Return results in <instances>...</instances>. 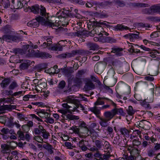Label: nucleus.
<instances>
[{
  "label": "nucleus",
  "mask_w": 160,
  "mask_h": 160,
  "mask_svg": "<svg viewBox=\"0 0 160 160\" xmlns=\"http://www.w3.org/2000/svg\"><path fill=\"white\" fill-rule=\"evenodd\" d=\"M40 15L42 17L40 16L36 18V20H33L27 23V25L30 27L33 28L37 27L39 25V22H43L45 23L46 25L50 27H55L56 25L54 23L50 22L47 21L48 15L46 12V9L44 7L41 6V12Z\"/></svg>",
  "instance_id": "nucleus-1"
},
{
  "label": "nucleus",
  "mask_w": 160,
  "mask_h": 160,
  "mask_svg": "<svg viewBox=\"0 0 160 160\" xmlns=\"http://www.w3.org/2000/svg\"><path fill=\"white\" fill-rule=\"evenodd\" d=\"M59 112L62 113V117L65 119L67 120L68 119L70 120H78L79 119V118L78 116L68 114L66 115L67 113V111L63 109H60L58 110Z\"/></svg>",
  "instance_id": "nucleus-2"
},
{
  "label": "nucleus",
  "mask_w": 160,
  "mask_h": 160,
  "mask_svg": "<svg viewBox=\"0 0 160 160\" xmlns=\"http://www.w3.org/2000/svg\"><path fill=\"white\" fill-rule=\"evenodd\" d=\"M153 100V97L149 98H148L147 99H145L143 100H141L140 103L141 105L145 108L149 109L150 108L149 103L152 102Z\"/></svg>",
  "instance_id": "nucleus-3"
},
{
  "label": "nucleus",
  "mask_w": 160,
  "mask_h": 160,
  "mask_svg": "<svg viewBox=\"0 0 160 160\" xmlns=\"http://www.w3.org/2000/svg\"><path fill=\"white\" fill-rule=\"evenodd\" d=\"M123 142L124 140L121 139L120 136L117 134L115 137H114L113 141V143L114 144H117L120 146H123L125 145V143H123Z\"/></svg>",
  "instance_id": "nucleus-4"
},
{
  "label": "nucleus",
  "mask_w": 160,
  "mask_h": 160,
  "mask_svg": "<svg viewBox=\"0 0 160 160\" xmlns=\"http://www.w3.org/2000/svg\"><path fill=\"white\" fill-rule=\"evenodd\" d=\"M116 113L113 109L111 111L105 112L104 113L105 118L110 121L116 115Z\"/></svg>",
  "instance_id": "nucleus-5"
},
{
  "label": "nucleus",
  "mask_w": 160,
  "mask_h": 160,
  "mask_svg": "<svg viewBox=\"0 0 160 160\" xmlns=\"http://www.w3.org/2000/svg\"><path fill=\"white\" fill-rule=\"evenodd\" d=\"M3 40L8 42H10L11 41L15 42L18 39L17 36L11 35H4L2 37Z\"/></svg>",
  "instance_id": "nucleus-6"
},
{
  "label": "nucleus",
  "mask_w": 160,
  "mask_h": 160,
  "mask_svg": "<svg viewBox=\"0 0 160 160\" xmlns=\"http://www.w3.org/2000/svg\"><path fill=\"white\" fill-rule=\"evenodd\" d=\"M95 88V86L93 83L90 80H89L87 81L84 86L83 89L84 91H88L94 89Z\"/></svg>",
  "instance_id": "nucleus-7"
},
{
  "label": "nucleus",
  "mask_w": 160,
  "mask_h": 160,
  "mask_svg": "<svg viewBox=\"0 0 160 160\" xmlns=\"http://www.w3.org/2000/svg\"><path fill=\"white\" fill-rule=\"evenodd\" d=\"M63 42V41H60L58 43L53 45L50 47L51 49L53 51H62L63 45H61V44Z\"/></svg>",
  "instance_id": "nucleus-8"
},
{
  "label": "nucleus",
  "mask_w": 160,
  "mask_h": 160,
  "mask_svg": "<svg viewBox=\"0 0 160 160\" xmlns=\"http://www.w3.org/2000/svg\"><path fill=\"white\" fill-rule=\"evenodd\" d=\"M1 152L3 153L10 154L11 151L9 146L5 144H2L1 145Z\"/></svg>",
  "instance_id": "nucleus-9"
},
{
  "label": "nucleus",
  "mask_w": 160,
  "mask_h": 160,
  "mask_svg": "<svg viewBox=\"0 0 160 160\" xmlns=\"http://www.w3.org/2000/svg\"><path fill=\"white\" fill-rule=\"evenodd\" d=\"M66 100L69 102L73 103L75 105L78 104L80 102L78 99H75L73 96H69L66 98Z\"/></svg>",
  "instance_id": "nucleus-10"
},
{
  "label": "nucleus",
  "mask_w": 160,
  "mask_h": 160,
  "mask_svg": "<svg viewBox=\"0 0 160 160\" xmlns=\"http://www.w3.org/2000/svg\"><path fill=\"white\" fill-rule=\"evenodd\" d=\"M42 5L41 6V7ZM28 8L31 10V11L35 14H37L39 13V10H41V8H40L39 6L38 5H34L31 7L28 6ZM41 12H40V13Z\"/></svg>",
  "instance_id": "nucleus-11"
},
{
  "label": "nucleus",
  "mask_w": 160,
  "mask_h": 160,
  "mask_svg": "<svg viewBox=\"0 0 160 160\" xmlns=\"http://www.w3.org/2000/svg\"><path fill=\"white\" fill-rule=\"evenodd\" d=\"M56 15L59 18L68 17L69 16V12L68 10H60L57 12Z\"/></svg>",
  "instance_id": "nucleus-12"
},
{
  "label": "nucleus",
  "mask_w": 160,
  "mask_h": 160,
  "mask_svg": "<svg viewBox=\"0 0 160 160\" xmlns=\"http://www.w3.org/2000/svg\"><path fill=\"white\" fill-rule=\"evenodd\" d=\"M23 62L20 65V67L22 69L24 70L28 68L29 65H30L31 61L28 60H22Z\"/></svg>",
  "instance_id": "nucleus-13"
},
{
  "label": "nucleus",
  "mask_w": 160,
  "mask_h": 160,
  "mask_svg": "<svg viewBox=\"0 0 160 160\" xmlns=\"http://www.w3.org/2000/svg\"><path fill=\"white\" fill-rule=\"evenodd\" d=\"M37 57L40 58L42 59H46L48 58H51L52 56L48 53L45 52H38L37 54Z\"/></svg>",
  "instance_id": "nucleus-14"
},
{
  "label": "nucleus",
  "mask_w": 160,
  "mask_h": 160,
  "mask_svg": "<svg viewBox=\"0 0 160 160\" xmlns=\"http://www.w3.org/2000/svg\"><path fill=\"white\" fill-rule=\"evenodd\" d=\"M44 129L43 127L41 125H39L38 128H35L33 130V133L37 136H39L42 132Z\"/></svg>",
  "instance_id": "nucleus-15"
},
{
  "label": "nucleus",
  "mask_w": 160,
  "mask_h": 160,
  "mask_svg": "<svg viewBox=\"0 0 160 160\" xmlns=\"http://www.w3.org/2000/svg\"><path fill=\"white\" fill-rule=\"evenodd\" d=\"M37 114L41 118H46L50 117V115L47 112L42 110L38 112Z\"/></svg>",
  "instance_id": "nucleus-16"
},
{
  "label": "nucleus",
  "mask_w": 160,
  "mask_h": 160,
  "mask_svg": "<svg viewBox=\"0 0 160 160\" xmlns=\"http://www.w3.org/2000/svg\"><path fill=\"white\" fill-rule=\"evenodd\" d=\"M114 30L115 31H122L124 30H129V28L128 27L123 25L122 24H117L116 26L114 27Z\"/></svg>",
  "instance_id": "nucleus-17"
},
{
  "label": "nucleus",
  "mask_w": 160,
  "mask_h": 160,
  "mask_svg": "<svg viewBox=\"0 0 160 160\" xmlns=\"http://www.w3.org/2000/svg\"><path fill=\"white\" fill-rule=\"evenodd\" d=\"M11 82V80L9 78H5L3 79L1 83V86L2 88L7 87Z\"/></svg>",
  "instance_id": "nucleus-18"
},
{
  "label": "nucleus",
  "mask_w": 160,
  "mask_h": 160,
  "mask_svg": "<svg viewBox=\"0 0 160 160\" xmlns=\"http://www.w3.org/2000/svg\"><path fill=\"white\" fill-rule=\"evenodd\" d=\"M78 145L83 151H85L88 149V148L85 145L84 141L83 140H82L79 141Z\"/></svg>",
  "instance_id": "nucleus-19"
},
{
  "label": "nucleus",
  "mask_w": 160,
  "mask_h": 160,
  "mask_svg": "<svg viewBox=\"0 0 160 160\" xmlns=\"http://www.w3.org/2000/svg\"><path fill=\"white\" fill-rule=\"evenodd\" d=\"M133 5L134 7L138 8H145L148 7L150 6L149 3H133Z\"/></svg>",
  "instance_id": "nucleus-20"
},
{
  "label": "nucleus",
  "mask_w": 160,
  "mask_h": 160,
  "mask_svg": "<svg viewBox=\"0 0 160 160\" xmlns=\"http://www.w3.org/2000/svg\"><path fill=\"white\" fill-rule=\"evenodd\" d=\"M120 132L121 134L123 135L124 136L126 137H129V134L130 132V131L128 130L125 128H121L120 129Z\"/></svg>",
  "instance_id": "nucleus-21"
},
{
  "label": "nucleus",
  "mask_w": 160,
  "mask_h": 160,
  "mask_svg": "<svg viewBox=\"0 0 160 160\" xmlns=\"http://www.w3.org/2000/svg\"><path fill=\"white\" fill-rule=\"evenodd\" d=\"M103 67V64L102 63L100 62L97 63L95 66L94 70L95 72H98L101 71Z\"/></svg>",
  "instance_id": "nucleus-22"
},
{
  "label": "nucleus",
  "mask_w": 160,
  "mask_h": 160,
  "mask_svg": "<svg viewBox=\"0 0 160 160\" xmlns=\"http://www.w3.org/2000/svg\"><path fill=\"white\" fill-rule=\"evenodd\" d=\"M122 50V48H113L111 52L115 53V54L117 56H120L122 55L121 51Z\"/></svg>",
  "instance_id": "nucleus-23"
},
{
  "label": "nucleus",
  "mask_w": 160,
  "mask_h": 160,
  "mask_svg": "<svg viewBox=\"0 0 160 160\" xmlns=\"http://www.w3.org/2000/svg\"><path fill=\"white\" fill-rule=\"evenodd\" d=\"M99 124L102 127H106L108 125V122L109 121L106 118H100Z\"/></svg>",
  "instance_id": "nucleus-24"
},
{
  "label": "nucleus",
  "mask_w": 160,
  "mask_h": 160,
  "mask_svg": "<svg viewBox=\"0 0 160 160\" xmlns=\"http://www.w3.org/2000/svg\"><path fill=\"white\" fill-rule=\"evenodd\" d=\"M89 110L96 115H98L100 113V108L97 107V106L94 105L93 107L89 108Z\"/></svg>",
  "instance_id": "nucleus-25"
},
{
  "label": "nucleus",
  "mask_w": 160,
  "mask_h": 160,
  "mask_svg": "<svg viewBox=\"0 0 160 160\" xmlns=\"http://www.w3.org/2000/svg\"><path fill=\"white\" fill-rule=\"evenodd\" d=\"M38 52H35V51L33 49H28L27 51L26 52V54L28 57H37V54Z\"/></svg>",
  "instance_id": "nucleus-26"
},
{
  "label": "nucleus",
  "mask_w": 160,
  "mask_h": 160,
  "mask_svg": "<svg viewBox=\"0 0 160 160\" xmlns=\"http://www.w3.org/2000/svg\"><path fill=\"white\" fill-rule=\"evenodd\" d=\"M102 40L103 42L112 43L116 42V40L109 37H103Z\"/></svg>",
  "instance_id": "nucleus-27"
},
{
  "label": "nucleus",
  "mask_w": 160,
  "mask_h": 160,
  "mask_svg": "<svg viewBox=\"0 0 160 160\" xmlns=\"http://www.w3.org/2000/svg\"><path fill=\"white\" fill-rule=\"evenodd\" d=\"M113 109L114 110V112H116V114H119L123 116H124L126 115V113L124 112L123 109L121 108H114Z\"/></svg>",
  "instance_id": "nucleus-28"
},
{
  "label": "nucleus",
  "mask_w": 160,
  "mask_h": 160,
  "mask_svg": "<svg viewBox=\"0 0 160 160\" xmlns=\"http://www.w3.org/2000/svg\"><path fill=\"white\" fill-rule=\"evenodd\" d=\"M28 42L29 44L23 46V47L24 49H28L29 47L32 49H37L38 48V46L37 45H34L30 41H29Z\"/></svg>",
  "instance_id": "nucleus-29"
},
{
  "label": "nucleus",
  "mask_w": 160,
  "mask_h": 160,
  "mask_svg": "<svg viewBox=\"0 0 160 160\" xmlns=\"http://www.w3.org/2000/svg\"><path fill=\"white\" fill-rule=\"evenodd\" d=\"M93 142H94L96 147L98 148H101L104 145V141L102 140H97L95 141H93Z\"/></svg>",
  "instance_id": "nucleus-30"
},
{
  "label": "nucleus",
  "mask_w": 160,
  "mask_h": 160,
  "mask_svg": "<svg viewBox=\"0 0 160 160\" xmlns=\"http://www.w3.org/2000/svg\"><path fill=\"white\" fill-rule=\"evenodd\" d=\"M88 46L90 50H95L99 48V46L95 43L89 42L88 44Z\"/></svg>",
  "instance_id": "nucleus-31"
},
{
  "label": "nucleus",
  "mask_w": 160,
  "mask_h": 160,
  "mask_svg": "<svg viewBox=\"0 0 160 160\" xmlns=\"http://www.w3.org/2000/svg\"><path fill=\"white\" fill-rule=\"evenodd\" d=\"M158 5H153L150 7L151 14H153L155 13L158 12Z\"/></svg>",
  "instance_id": "nucleus-32"
},
{
  "label": "nucleus",
  "mask_w": 160,
  "mask_h": 160,
  "mask_svg": "<svg viewBox=\"0 0 160 160\" xmlns=\"http://www.w3.org/2000/svg\"><path fill=\"white\" fill-rule=\"evenodd\" d=\"M122 64V62L118 60H115L112 62V65L114 68H119L121 67Z\"/></svg>",
  "instance_id": "nucleus-33"
},
{
  "label": "nucleus",
  "mask_w": 160,
  "mask_h": 160,
  "mask_svg": "<svg viewBox=\"0 0 160 160\" xmlns=\"http://www.w3.org/2000/svg\"><path fill=\"white\" fill-rule=\"evenodd\" d=\"M73 82L75 84V85L78 87L80 86L82 83V79L76 78L73 80Z\"/></svg>",
  "instance_id": "nucleus-34"
},
{
  "label": "nucleus",
  "mask_w": 160,
  "mask_h": 160,
  "mask_svg": "<svg viewBox=\"0 0 160 160\" xmlns=\"http://www.w3.org/2000/svg\"><path fill=\"white\" fill-rule=\"evenodd\" d=\"M139 38L138 34L130 33L129 40L131 42H134L135 40Z\"/></svg>",
  "instance_id": "nucleus-35"
},
{
  "label": "nucleus",
  "mask_w": 160,
  "mask_h": 160,
  "mask_svg": "<svg viewBox=\"0 0 160 160\" xmlns=\"http://www.w3.org/2000/svg\"><path fill=\"white\" fill-rule=\"evenodd\" d=\"M2 31L5 33H11L12 31H11L10 27L8 25H7L5 27L2 28Z\"/></svg>",
  "instance_id": "nucleus-36"
},
{
  "label": "nucleus",
  "mask_w": 160,
  "mask_h": 160,
  "mask_svg": "<svg viewBox=\"0 0 160 160\" xmlns=\"http://www.w3.org/2000/svg\"><path fill=\"white\" fill-rule=\"evenodd\" d=\"M1 4L5 8H7L10 5V2L9 0H2Z\"/></svg>",
  "instance_id": "nucleus-37"
},
{
  "label": "nucleus",
  "mask_w": 160,
  "mask_h": 160,
  "mask_svg": "<svg viewBox=\"0 0 160 160\" xmlns=\"http://www.w3.org/2000/svg\"><path fill=\"white\" fill-rule=\"evenodd\" d=\"M117 81V78L113 77L109 81L108 85L110 87H113L116 84Z\"/></svg>",
  "instance_id": "nucleus-38"
},
{
  "label": "nucleus",
  "mask_w": 160,
  "mask_h": 160,
  "mask_svg": "<svg viewBox=\"0 0 160 160\" xmlns=\"http://www.w3.org/2000/svg\"><path fill=\"white\" fill-rule=\"evenodd\" d=\"M114 2L115 5L118 6L120 7H123L125 5V3L123 1L114 0Z\"/></svg>",
  "instance_id": "nucleus-39"
},
{
  "label": "nucleus",
  "mask_w": 160,
  "mask_h": 160,
  "mask_svg": "<svg viewBox=\"0 0 160 160\" xmlns=\"http://www.w3.org/2000/svg\"><path fill=\"white\" fill-rule=\"evenodd\" d=\"M43 147L44 148L47 149L48 152L50 154L53 153V152L52 150V147L51 145L50 144H45L43 145Z\"/></svg>",
  "instance_id": "nucleus-40"
},
{
  "label": "nucleus",
  "mask_w": 160,
  "mask_h": 160,
  "mask_svg": "<svg viewBox=\"0 0 160 160\" xmlns=\"http://www.w3.org/2000/svg\"><path fill=\"white\" fill-rule=\"evenodd\" d=\"M102 98L99 97L97 99L96 101L94 103V105L98 106L104 104V102L102 100Z\"/></svg>",
  "instance_id": "nucleus-41"
},
{
  "label": "nucleus",
  "mask_w": 160,
  "mask_h": 160,
  "mask_svg": "<svg viewBox=\"0 0 160 160\" xmlns=\"http://www.w3.org/2000/svg\"><path fill=\"white\" fill-rule=\"evenodd\" d=\"M81 131V133L87 135V136H89L91 135V131H89V129L88 128H83Z\"/></svg>",
  "instance_id": "nucleus-42"
},
{
  "label": "nucleus",
  "mask_w": 160,
  "mask_h": 160,
  "mask_svg": "<svg viewBox=\"0 0 160 160\" xmlns=\"http://www.w3.org/2000/svg\"><path fill=\"white\" fill-rule=\"evenodd\" d=\"M104 145L105 148V151L106 152H110L111 151V148L110 147V145L109 143L107 141L104 142Z\"/></svg>",
  "instance_id": "nucleus-43"
},
{
  "label": "nucleus",
  "mask_w": 160,
  "mask_h": 160,
  "mask_svg": "<svg viewBox=\"0 0 160 160\" xmlns=\"http://www.w3.org/2000/svg\"><path fill=\"white\" fill-rule=\"evenodd\" d=\"M17 134L20 139L23 140H25V136L23 133L20 130L18 131Z\"/></svg>",
  "instance_id": "nucleus-44"
},
{
  "label": "nucleus",
  "mask_w": 160,
  "mask_h": 160,
  "mask_svg": "<svg viewBox=\"0 0 160 160\" xmlns=\"http://www.w3.org/2000/svg\"><path fill=\"white\" fill-rule=\"evenodd\" d=\"M23 6L22 4H21V2H20V0H18L17 3L16 4L13 5V8L15 9L21 8H22Z\"/></svg>",
  "instance_id": "nucleus-45"
},
{
  "label": "nucleus",
  "mask_w": 160,
  "mask_h": 160,
  "mask_svg": "<svg viewBox=\"0 0 160 160\" xmlns=\"http://www.w3.org/2000/svg\"><path fill=\"white\" fill-rule=\"evenodd\" d=\"M128 113L130 115H132L135 113V111L133 110L132 107L130 106L127 110Z\"/></svg>",
  "instance_id": "nucleus-46"
},
{
  "label": "nucleus",
  "mask_w": 160,
  "mask_h": 160,
  "mask_svg": "<svg viewBox=\"0 0 160 160\" xmlns=\"http://www.w3.org/2000/svg\"><path fill=\"white\" fill-rule=\"evenodd\" d=\"M5 124L8 127L13 128L14 126V123L11 120H8L7 122H5Z\"/></svg>",
  "instance_id": "nucleus-47"
},
{
  "label": "nucleus",
  "mask_w": 160,
  "mask_h": 160,
  "mask_svg": "<svg viewBox=\"0 0 160 160\" xmlns=\"http://www.w3.org/2000/svg\"><path fill=\"white\" fill-rule=\"evenodd\" d=\"M151 126V124L150 122L148 121L145 120L144 125V127H143L142 129L145 130L149 129L150 128Z\"/></svg>",
  "instance_id": "nucleus-48"
},
{
  "label": "nucleus",
  "mask_w": 160,
  "mask_h": 160,
  "mask_svg": "<svg viewBox=\"0 0 160 160\" xmlns=\"http://www.w3.org/2000/svg\"><path fill=\"white\" fill-rule=\"evenodd\" d=\"M42 134V136L43 138L45 139H48V136H49V133L47 132L45 129H44L43 130Z\"/></svg>",
  "instance_id": "nucleus-49"
},
{
  "label": "nucleus",
  "mask_w": 160,
  "mask_h": 160,
  "mask_svg": "<svg viewBox=\"0 0 160 160\" xmlns=\"http://www.w3.org/2000/svg\"><path fill=\"white\" fill-rule=\"evenodd\" d=\"M74 56L76 55H81L84 52L83 51L80 49H76L72 51Z\"/></svg>",
  "instance_id": "nucleus-50"
},
{
  "label": "nucleus",
  "mask_w": 160,
  "mask_h": 160,
  "mask_svg": "<svg viewBox=\"0 0 160 160\" xmlns=\"http://www.w3.org/2000/svg\"><path fill=\"white\" fill-rule=\"evenodd\" d=\"M88 125L84 122L83 121L81 122L80 123L79 128L81 130H82L83 128H88Z\"/></svg>",
  "instance_id": "nucleus-51"
},
{
  "label": "nucleus",
  "mask_w": 160,
  "mask_h": 160,
  "mask_svg": "<svg viewBox=\"0 0 160 160\" xmlns=\"http://www.w3.org/2000/svg\"><path fill=\"white\" fill-rule=\"evenodd\" d=\"M18 86L17 83L15 81L12 82L9 86L10 89H13Z\"/></svg>",
  "instance_id": "nucleus-52"
},
{
  "label": "nucleus",
  "mask_w": 160,
  "mask_h": 160,
  "mask_svg": "<svg viewBox=\"0 0 160 160\" xmlns=\"http://www.w3.org/2000/svg\"><path fill=\"white\" fill-rule=\"evenodd\" d=\"M155 151L153 148H152L148 151L147 152L148 155L149 157H152L155 155Z\"/></svg>",
  "instance_id": "nucleus-53"
},
{
  "label": "nucleus",
  "mask_w": 160,
  "mask_h": 160,
  "mask_svg": "<svg viewBox=\"0 0 160 160\" xmlns=\"http://www.w3.org/2000/svg\"><path fill=\"white\" fill-rule=\"evenodd\" d=\"M160 36V31H156L152 33L150 37L152 38L157 37Z\"/></svg>",
  "instance_id": "nucleus-54"
},
{
  "label": "nucleus",
  "mask_w": 160,
  "mask_h": 160,
  "mask_svg": "<svg viewBox=\"0 0 160 160\" xmlns=\"http://www.w3.org/2000/svg\"><path fill=\"white\" fill-rule=\"evenodd\" d=\"M65 82L64 81H62L59 82L58 85V88L61 89H63L65 87Z\"/></svg>",
  "instance_id": "nucleus-55"
},
{
  "label": "nucleus",
  "mask_w": 160,
  "mask_h": 160,
  "mask_svg": "<svg viewBox=\"0 0 160 160\" xmlns=\"http://www.w3.org/2000/svg\"><path fill=\"white\" fill-rule=\"evenodd\" d=\"M86 71V70L84 69L79 70L77 73L76 76L78 77H80L81 76L83 75L85 73Z\"/></svg>",
  "instance_id": "nucleus-56"
},
{
  "label": "nucleus",
  "mask_w": 160,
  "mask_h": 160,
  "mask_svg": "<svg viewBox=\"0 0 160 160\" xmlns=\"http://www.w3.org/2000/svg\"><path fill=\"white\" fill-rule=\"evenodd\" d=\"M33 139L39 143H42L43 142V139L40 136H35L34 137Z\"/></svg>",
  "instance_id": "nucleus-57"
},
{
  "label": "nucleus",
  "mask_w": 160,
  "mask_h": 160,
  "mask_svg": "<svg viewBox=\"0 0 160 160\" xmlns=\"http://www.w3.org/2000/svg\"><path fill=\"white\" fill-rule=\"evenodd\" d=\"M1 132L2 133H1L0 134L5 136V135H4V134H6L9 133V130L8 129L3 128L1 130Z\"/></svg>",
  "instance_id": "nucleus-58"
},
{
  "label": "nucleus",
  "mask_w": 160,
  "mask_h": 160,
  "mask_svg": "<svg viewBox=\"0 0 160 160\" xmlns=\"http://www.w3.org/2000/svg\"><path fill=\"white\" fill-rule=\"evenodd\" d=\"M132 144L134 146H138V145H141V143L138 140L134 139L132 141Z\"/></svg>",
  "instance_id": "nucleus-59"
},
{
  "label": "nucleus",
  "mask_w": 160,
  "mask_h": 160,
  "mask_svg": "<svg viewBox=\"0 0 160 160\" xmlns=\"http://www.w3.org/2000/svg\"><path fill=\"white\" fill-rule=\"evenodd\" d=\"M91 25L92 26H98L99 27L100 22H97L96 20H94L90 22Z\"/></svg>",
  "instance_id": "nucleus-60"
},
{
  "label": "nucleus",
  "mask_w": 160,
  "mask_h": 160,
  "mask_svg": "<svg viewBox=\"0 0 160 160\" xmlns=\"http://www.w3.org/2000/svg\"><path fill=\"white\" fill-rule=\"evenodd\" d=\"M111 155H110V152H107L106 153L103 154V158L104 159L106 160H109V158L110 157Z\"/></svg>",
  "instance_id": "nucleus-61"
},
{
  "label": "nucleus",
  "mask_w": 160,
  "mask_h": 160,
  "mask_svg": "<svg viewBox=\"0 0 160 160\" xmlns=\"http://www.w3.org/2000/svg\"><path fill=\"white\" fill-rule=\"evenodd\" d=\"M154 146L153 148V149L155 151L159 150L160 149V143H154Z\"/></svg>",
  "instance_id": "nucleus-62"
},
{
  "label": "nucleus",
  "mask_w": 160,
  "mask_h": 160,
  "mask_svg": "<svg viewBox=\"0 0 160 160\" xmlns=\"http://www.w3.org/2000/svg\"><path fill=\"white\" fill-rule=\"evenodd\" d=\"M146 120H143L141 121H140L137 122V125H138V126L141 128H143L144 125V123Z\"/></svg>",
  "instance_id": "nucleus-63"
},
{
  "label": "nucleus",
  "mask_w": 160,
  "mask_h": 160,
  "mask_svg": "<svg viewBox=\"0 0 160 160\" xmlns=\"http://www.w3.org/2000/svg\"><path fill=\"white\" fill-rule=\"evenodd\" d=\"M39 87H40L42 90L45 88L47 86V83L45 82H40L39 84Z\"/></svg>",
  "instance_id": "nucleus-64"
}]
</instances>
